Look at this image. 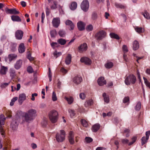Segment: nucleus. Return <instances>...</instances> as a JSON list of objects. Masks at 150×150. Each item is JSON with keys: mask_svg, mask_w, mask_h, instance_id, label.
I'll return each mask as SVG.
<instances>
[{"mask_svg": "<svg viewBox=\"0 0 150 150\" xmlns=\"http://www.w3.org/2000/svg\"><path fill=\"white\" fill-rule=\"evenodd\" d=\"M47 124V121L46 120H44L43 122H42V125L44 127L46 126Z\"/></svg>", "mask_w": 150, "mask_h": 150, "instance_id": "obj_62", "label": "nucleus"}, {"mask_svg": "<svg viewBox=\"0 0 150 150\" xmlns=\"http://www.w3.org/2000/svg\"><path fill=\"white\" fill-rule=\"evenodd\" d=\"M6 120V117L4 115L1 114L0 115V132L2 135H4L5 132L2 126L4 124V121Z\"/></svg>", "mask_w": 150, "mask_h": 150, "instance_id": "obj_6", "label": "nucleus"}, {"mask_svg": "<svg viewBox=\"0 0 150 150\" xmlns=\"http://www.w3.org/2000/svg\"><path fill=\"white\" fill-rule=\"evenodd\" d=\"M136 80V77L133 74H130L126 77L125 82L126 85H129L131 84H134Z\"/></svg>", "mask_w": 150, "mask_h": 150, "instance_id": "obj_2", "label": "nucleus"}, {"mask_svg": "<svg viewBox=\"0 0 150 150\" xmlns=\"http://www.w3.org/2000/svg\"><path fill=\"white\" fill-rule=\"evenodd\" d=\"M122 50L124 53H126L128 52L127 47L125 45H123L122 47Z\"/></svg>", "mask_w": 150, "mask_h": 150, "instance_id": "obj_49", "label": "nucleus"}, {"mask_svg": "<svg viewBox=\"0 0 150 150\" xmlns=\"http://www.w3.org/2000/svg\"><path fill=\"white\" fill-rule=\"evenodd\" d=\"M86 96L85 94L83 93H81L79 94L80 98L82 100L86 98Z\"/></svg>", "mask_w": 150, "mask_h": 150, "instance_id": "obj_53", "label": "nucleus"}, {"mask_svg": "<svg viewBox=\"0 0 150 150\" xmlns=\"http://www.w3.org/2000/svg\"><path fill=\"white\" fill-rule=\"evenodd\" d=\"M69 112L70 113V116L71 117H73L75 115V113L74 110H69Z\"/></svg>", "mask_w": 150, "mask_h": 150, "instance_id": "obj_52", "label": "nucleus"}, {"mask_svg": "<svg viewBox=\"0 0 150 150\" xmlns=\"http://www.w3.org/2000/svg\"><path fill=\"white\" fill-rule=\"evenodd\" d=\"M80 61L82 62H84L86 64L90 65L91 62V60L89 58L86 57H83L81 58Z\"/></svg>", "mask_w": 150, "mask_h": 150, "instance_id": "obj_14", "label": "nucleus"}, {"mask_svg": "<svg viewBox=\"0 0 150 150\" xmlns=\"http://www.w3.org/2000/svg\"><path fill=\"white\" fill-rule=\"evenodd\" d=\"M103 96L104 98V101L107 103H108L109 101V99L108 97L106 96L105 93H104L103 94Z\"/></svg>", "mask_w": 150, "mask_h": 150, "instance_id": "obj_35", "label": "nucleus"}, {"mask_svg": "<svg viewBox=\"0 0 150 150\" xmlns=\"http://www.w3.org/2000/svg\"><path fill=\"white\" fill-rule=\"evenodd\" d=\"M110 37L112 38H114L117 40H119L120 37L118 35L114 33H111L110 34Z\"/></svg>", "mask_w": 150, "mask_h": 150, "instance_id": "obj_33", "label": "nucleus"}, {"mask_svg": "<svg viewBox=\"0 0 150 150\" xmlns=\"http://www.w3.org/2000/svg\"><path fill=\"white\" fill-rule=\"evenodd\" d=\"M52 99L53 101H56L57 99L56 93L54 91H53L52 93Z\"/></svg>", "mask_w": 150, "mask_h": 150, "instance_id": "obj_54", "label": "nucleus"}, {"mask_svg": "<svg viewBox=\"0 0 150 150\" xmlns=\"http://www.w3.org/2000/svg\"><path fill=\"white\" fill-rule=\"evenodd\" d=\"M17 57V55L15 54H11L8 55V58L10 62L15 60Z\"/></svg>", "mask_w": 150, "mask_h": 150, "instance_id": "obj_23", "label": "nucleus"}, {"mask_svg": "<svg viewBox=\"0 0 150 150\" xmlns=\"http://www.w3.org/2000/svg\"><path fill=\"white\" fill-rule=\"evenodd\" d=\"M71 60V54H68L65 58V62L67 65L70 64Z\"/></svg>", "mask_w": 150, "mask_h": 150, "instance_id": "obj_25", "label": "nucleus"}, {"mask_svg": "<svg viewBox=\"0 0 150 150\" xmlns=\"http://www.w3.org/2000/svg\"><path fill=\"white\" fill-rule=\"evenodd\" d=\"M61 71L63 74H65L67 72V71L63 67H62L61 69Z\"/></svg>", "mask_w": 150, "mask_h": 150, "instance_id": "obj_61", "label": "nucleus"}, {"mask_svg": "<svg viewBox=\"0 0 150 150\" xmlns=\"http://www.w3.org/2000/svg\"><path fill=\"white\" fill-rule=\"evenodd\" d=\"M73 82L76 85L80 84L82 81V77L79 76L74 77L73 79Z\"/></svg>", "mask_w": 150, "mask_h": 150, "instance_id": "obj_10", "label": "nucleus"}, {"mask_svg": "<svg viewBox=\"0 0 150 150\" xmlns=\"http://www.w3.org/2000/svg\"><path fill=\"white\" fill-rule=\"evenodd\" d=\"M122 143L125 144L128 143L129 142V140L127 139H122Z\"/></svg>", "mask_w": 150, "mask_h": 150, "instance_id": "obj_63", "label": "nucleus"}, {"mask_svg": "<svg viewBox=\"0 0 150 150\" xmlns=\"http://www.w3.org/2000/svg\"><path fill=\"white\" fill-rule=\"evenodd\" d=\"M87 49V45L86 43H83L79 47L78 49L79 52H81L83 51H86Z\"/></svg>", "mask_w": 150, "mask_h": 150, "instance_id": "obj_16", "label": "nucleus"}, {"mask_svg": "<svg viewBox=\"0 0 150 150\" xmlns=\"http://www.w3.org/2000/svg\"><path fill=\"white\" fill-rule=\"evenodd\" d=\"M93 103V101L92 99H90L86 100L84 104V106L86 107H88L91 105Z\"/></svg>", "mask_w": 150, "mask_h": 150, "instance_id": "obj_26", "label": "nucleus"}, {"mask_svg": "<svg viewBox=\"0 0 150 150\" xmlns=\"http://www.w3.org/2000/svg\"><path fill=\"white\" fill-rule=\"evenodd\" d=\"M62 55V53L61 52H57V51H55L53 53L54 56L56 57V58Z\"/></svg>", "mask_w": 150, "mask_h": 150, "instance_id": "obj_50", "label": "nucleus"}, {"mask_svg": "<svg viewBox=\"0 0 150 150\" xmlns=\"http://www.w3.org/2000/svg\"><path fill=\"white\" fill-rule=\"evenodd\" d=\"M6 12L10 14H17L19 13V11L16 10V8L8 9L6 8Z\"/></svg>", "mask_w": 150, "mask_h": 150, "instance_id": "obj_12", "label": "nucleus"}, {"mask_svg": "<svg viewBox=\"0 0 150 150\" xmlns=\"http://www.w3.org/2000/svg\"><path fill=\"white\" fill-rule=\"evenodd\" d=\"M115 5L116 7L118 8L125 9L126 8V6H125L122 5L120 4L116 3H115Z\"/></svg>", "mask_w": 150, "mask_h": 150, "instance_id": "obj_36", "label": "nucleus"}, {"mask_svg": "<svg viewBox=\"0 0 150 150\" xmlns=\"http://www.w3.org/2000/svg\"><path fill=\"white\" fill-rule=\"evenodd\" d=\"M66 25H68L70 27V30H73L74 29V25L72 21L70 20H67L65 22Z\"/></svg>", "mask_w": 150, "mask_h": 150, "instance_id": "obj_19", "label": "nucleus"}, {"mask_svg": "<svg viewBox=\"0 0 150 150\" xmlns=\"http://www.w3.org/2000/svg\"><path fill=\"white\" fill-rule=\"evenodd\" d=\"M51 45L53 49H55L56 47H58L59 46V43L57 42H52L51 43Z\"/></svg>", "mask_w": 150, "mask_h": 150, "instance_id": "obj_39", "label": "nucleus"}, {"mask_svg": "<svg viewBox=\"0 0 150 150\" xmlns=\"http://www.w3.org/2000/svg\"><path fill=\"white\" fill-rule=\"evenodd\" d=\"M137 139V137H136L134 136L132 137V142H130L129 144L128 145L129 146H130L133 144L136 141Z\"/></svg>", "mask_w": 150, "mask_h": 150, "instance_id": "obj_46", "label": "nucleus"}, {"mask_svg": "<svg viewBox=\"0 0 150 150\" xmlns=\"http://www.w3.org/2000/svg\"><path fill=\"white\" fill-rule=\"evenodd\" d=\"M7 70V68L4 66H1L0 70V73L2 74H5Z\"/></svg>", "mask_w": 150, "mask_h": 150, "instance_id": "obj_27", "label": "nucleus"}, {"mask_svg": "<svg viewBox=\"0 0 150 150\" xmlns=\"http://www.w3.org/2000/svg\"><path fill=\"white\" fill-rule=\"evenodd\" d=\"M81 124L83 127H87L88 126V123L85 120L82 119L81 120Z\"/></svg>", "mask_w": 150, "mask_h": 150, "instance_id": "obj_40", "label": "nucleus"}, {"mask_svg": "<svg viewBox=\"0 0 150 150\" xmlns=\"http://www.w3.org/2000/svg\"><path fill=\"white\" fill-rule=\"evenodd\" d=\"M106 34L105 32L101 30L97 33L95 35V36L97 40H101L105 36Z\"/></svg>", "mask_w": 150, "mask_h": 150, "instance_id": "obj_8", "label": "nucleus"}, {"mask_svg": "<svg viewBox=\"0 0 150 150\" xmlns=\"http://www.w3.org/2000/svg\"><path fill=\"white\" fill-rule=\"evenodd\" d=\"M69 140L71 144H73L74 142V137H69Z\"/></svg>", "mask_w": 150, "mask_h": 150, "instance_id": "obj_56", "label": "nucleus"}, {"mask_svg": "<svg viewBox=\"0 0 150 150\" xmlns=\"http://www.w3.org/2000/svg\"><path fill=\"white\" fill-rule=\"evenodd\" d=\"M139 47V42L135 40L133 41L132 44L133 49L134 50H138Z\"/></svg>", "mask_w": 150, "mask_h": 150, "instance_id": "obj_21", "label": "nucleus"}, {"mask_svg": "<svg viewBox=\"0 0 150 150\" xmlns=\"http://www.w3.org/2000/svg\"><path fill=\"white\" fill-rule=\"evenodd\" d=\"M9 71L10 76L12 78L14 77L16 75L15 70L13 68H11L10 69Z\"/></svg>", "mask_w": 150, "mask_h": 150, "instance_id": "obj_37", "label": "nucleus"}, {"mask_svg": "<svg viewBox=\"0 0 150 150\" xmlns=\"http://www.w3.org/2000/svg\"><path fill=\"white\" fill-rule=\"evenodd\" d=\"M38 96L37 93H34L32 94V98H31L32 100L34 101L35 100V98L34 96Z\"/></svg>", "mask_w": 150, "mask_h": 150, "instance_id": "obj_59", "label": "nucleus"}, {"mask_svg": "<svg viewBox=\"0 0 150 150\" xmlns=\"http://www.w3.org/2000/svg\"><path fill=\"white\" fill-rule=\"evenodd\" d=\"M9 83H1L0 86L2 88H4L8 86L9 84Z\"/></svg>", "mask_w": 150, "mask_h": 150, "instance_id": "obj_55", "label": "nucleus"}, {"mask_svg": "<svg viewBox=\"0 0 150 150\" xmlns=\"http://www.w3.org/2000/svg\"><path fill=\"white\" fill-rule=\"evenodd\" d=\"M60 19L59 17L54 18L52 21L53 26L55 28H57L60 24Z\"/></svg>", "mask_w": 150, "mask_h": 150, "instance_id": "obj_9", "label": "nucleus"}, {"mask_svg": "<svg viewBox=\"0 0 150 150\" xmlns=\"http://www.w3.org/2000/svg\"><path fill=\"white\" fill-rule=\"evenodd\" d=\"M149 139H147V137H143L142 139V145H143L145 144L147 142V140Z\"/></svg>", "mask_w": 150, "mask_h": 150, "instance_id": "obj_44", "label": "nucleus"}, {"mask_svg": "<svg viewBox=\"0 0 150 150\" xmlns=\"http://www.w3.org/2000/svg\"><path fill=\"white\" fill-rule=\"evenodd\" d=\"M26 99V95L25 93H21L19 95L18 102L20 105H21L23 101Z\"/></svg>", "mask_w": 150, "mask_h": 150, "instance_id": "obj_13", "label": "nucleus"}, {"mask_svg": "<svg viewBox=\"0 0 150 150\" xmlns=\"http://www.w3.org/2000/svg\"><path fill=\"white\" fill-rule=\"evenodd\" d=\"M65 133L64 130H60V133H57L56 135V140L59 142H63L65 139Z\"/></svg>", "mask_w": 150, "mask_h": 150, "instance_id": "obj_4", "label": "nucleus"}, {"mask_svg": "<svg viewBox=\"0 0 150 150\" xmlns=\"http://www.w3.org/2000/svg\"><path fill=\"white\" fill-rule=\"evenodd\" d=\"M129 98L128 97H125L123 100V102L126 103L129 101Z\"/></svg>", "mask_w": 150, "mask_h": 150, "instance_id": "obj_60", "label": "nucleus"}, {"mask_svg": "<svg viewBox=\"0 0 150 150\" xmlns=\"http://www.w3.org/2000/svg\"><path fill=\"white\" fill-rule=\"evenodd\" d=\"M77 7V4L76 2H72L70 6V9L72 10L75 9Z\"/></svg>", "mask_w": 150, "mask_h": 150, "instance_id": "obj_31", "label": "nucleus"}, {"mask_svg": "<svg viewBox=\"0 0 150 150\" xmlns=\"http://www.w3.org/2000/svg\"><path fill=\"white\" fill-rule=\"evenodd\" d=\"M18 97H16L13 98L11 100L10 103V105L11 106H13L14 105V103L18 100Z\"/></svg>", "mask_w": 150, "mask_h": 150, "instance_id": "obj_45", "label": "nucleus"}, {"mask_svg": "<svg viewBox=\"0 0 150 150\" xmlns=\"http://www.w3.org/2000/svg\"><path fill=\"white\" fill-rule=\"evenodd\" d=\"M27 71L28 72L31 73L33 72V70L31 67L29 66L27 68Z\"/></svg>", "mask_w": 150, "mask_h": 150, "instance_id": "obj_58", "label": "nucleus"}, {"mask_svg": "<svg viewBox=\"0 0 150 150\" xmlns=\"http://www.w3.org/2000/svg\"><path fill=\"white\" fill-rule=\"evenodd\" d=\"M20 120V117L18 116H16L15 118L12 120L11 124V126L13 130H15L16 129Z\"/></svg>", "mask_w": 150, "mask_h": 150, "instance_id": "obj_5", "label": "nucleus"}, {"mask_svg": "<svg viewBox=\"0 0 150 150\" xmlns=\"http://www.w3.org/2000/svg\"><path fill=\"white\" fill-rule=\"evenodd\" d=\"M150 134V130L146 132V135L147 137V139H149V135Z\"/></svg>", "mask_w": 150, "mask_h": 150, "instance_id": "obj_64", "label": "nucleus"}, {"mask_svg": "<svg viewBox=\"0 0 150 150\" xmlns=\"http://www.w3.org/2000/svg\"><path fill=\"white\" fill-rule=\"evenodd\" d=\"M77 27L79 30L82 31L85 29V24L82 21H80L77 24Z\"/></svg>", "mask_w": 150, "mask_h": 150, "instance_id": "obj_18", "label": "nucleus"}, {"mask_svg": "<svg viewBox=\"0 0 150 150\" xmlns=\"http://www.w3.org/2000/svg\"><path fill=\"white\" fill-rule=\"evenodd\" d=\"M57 42L59 43V45L60 44L61 45H64L66 43V41L64 39L60 38L57 40Z\"/></svg>", "mask_w": 150, "mask_h": 150, "instance_id": "obj_29", "label": "nucleus"}, {"mask_svg": "<svg viewBox=\"0 0 150 150\" xmlns=\"http://www.w3.org/2000/svg\"><path fill=\"white\" fill-rule=\"evenodd\" d=\"M23 32L20 30H17L15 33V36L16 38L18 40H21L22 39Z\"/></svg>", "mask_w": 150, "mask_h": 150, "instance_id": "obj_11", "label": "nucleus"}, {"mask_svg": "<svg viewBox=\"0 0 150 150\" xmlns=\"http://www.w3.org/2000/svg\"><path fill=\"white\" fill-rule=\"evenodd\" d=\"M50 33L52 37H54L57 35V32L55 30H52Z\"/></svg>", "mask_w": 150, "mask_h": 150, "instance_id": "obj_47", "label": "nucleus"}, {"mask_svg": "<svg viewBox=\"0 0 150 150\" xmlns=\"http://www.w3.org/2000/svg\"><path fill=\"white\" fill-rule=\"evenodd\" d=\"M142 14L145 18H146L147 19H149L150 16H149V14L146 11H145L144 13H143Z\"/></svg>", "mask_w": 150, "mask_h": 150, "instance_id": "obj_43", "label": "nucleus"}, {"mask_svg": "<svg viewBox=\"0 0 150 150\" xmlns=\"http://www.w3.org/2000/svg\"><path fill=\"white\" fill-rule=\"evenodd\" d=\"M65 99L67 101L68 103L69 104H71L74 101L73 98L71 97H65Z\"/></svg>", "mask_w": 150, "mask_h": 150, "instance_id": "obj_38", "label": "nucleus"}, {"mask_svg": "<svg viewBox=\"0 0 150 150\" xmlns=\"http://www.w3.org/2000/svg\"><path fill=\"white\" fill-rule=\"evenodd\" d=\"M93 29V26L91 24H89L87 25L86 28V30L88 32L92 30Z\"/></svg>", "mask_w": 150, "mask_h": 150, "instance_id": "obj_41", "label": "nucleus"}, {"mask_svg": "<svg viewBox=\"0 0 150 150\" xmlns=\"http://www.w3.org/2000/svg\"><path fill=\"white\" fill-rule=\"evenodd\" d=\"M23 61L21 59H19L17 60L14 65V68L17 70L20 69L22 65Z\"/></svg>", "mask_w": 150, "mask_h": 150, "instance_id": "obj_15", "label": "nucleus"}, {"mask_svg": "<svg viewBox=\"0 0 150 150\" xmlns=\"http://www.w3.org/2000/svg\"><path fill=\"white\" fill-rule=\"evenodd\" d=\"M100 125L98 123H96L92 127V130L94 132H97L100 129Z\"/></svg>", "mask_w": 150, "mask_h": 150, "instance_id": "obj_24", "label": "nucleus"}, {"mask_svg": "<svg viewBox=\"0 0 150 150\" xmlns=\"http://www.w3.org/2000/svg\"><path fill=\"white\" fill-rule=\"evenodd\" d=\"M81 9L86 12L88 11L89 7V3L87 0H84L81 5Z\"/></svg>", "mask_w": 150, "mask_h": 150, "instance_id": "obj_7", "label": "nucleus"}, {"mask_svg": "<svg viewBox=\"0 0 150 150\" xmlns=\"http://www.w3.org/2000/svg\"><path fill=\"white\" fill-rule=\"evenodd\" d=\"M58 34L61 37H64L65 36L66 33L64 30H60L59 31Z\"/></svg>", "mask_w": 150, "mask_h": 150, "instance_id": "obj_34", "label": "nucleus"}, {"mask_svg": "<svg viewBox=\"0 0 150 150\" xmlns=\"http://www.w3.org/2000/svg\"><path fill=\"white\" fill-rule=\"evenodd\" d=\"M134 29L135 30L139 33H143L144 31V30L142 27L136 26L135 28Z\"/></svg>", "mask_w": 150, "mask_h": 150, "instance_id": "obj_30", "label": "nucleus"}, {"mask_svg": "<svg viewBox=\"0 0 150 150\" xmlns=\"http://www.w3.org/2000/svg\"><path fill=\"white\" fill-rule=\"evenodd\" d=\"M144 79V83L146 84V86L149 87L150 88V83L145 78L143 77Z\"/></svg>", "mask_w": 150, "mask_h": 150, "instance_id": "obj_51", "label": "nucleus"}, {"mask_svg": "<svg viewBox=\"0 0 150 150\" xmlns=\"http://www.w3.org/2000/svg\"><path fill=\"white\" fill-rule=\"evenodd\" d=\"M85 140L87 143H90L93 141V139L89 137H86L85 138Z\"/></svg>", "mask_w": 150, "mask_h": 150, "instance_id": "obj_57", "label": "nucleus"}, {"mask_svg": "<svg viewBox=\"0 0 150 150\" xmlns=\"http://www.w3.org/2000/svg\"><path fill=\"white\" fill-rule=\"evenodd\" d=\"M36 111L33 109H31L26 112L23 113L22 115V123H30L32 121L36 116Z\"/></svg>", "mask_w": 150, "mask_h": 150, "instance_id": "obj_1", "label": "nucleus"}, {"mask_svg": "<svg viewBox=\"0 0 150 150\" xmlns=\"http://www.w3.org/2000/svg\"><path fill=\"white\" fill-rule=\"evenodd\" d=\"M98 84L100 86H103L106 83V81L104 80V78L103 77H100L98 80Z\"/></svg>", "mask_w": 150, "mask_h": 150, "instance_id": "obj_17", "label": "nucleus"}, {"mask_svg": "<svg viewBox=\"0 0 150 150\" xmlns=\"http://www.w3.org/2000/svg\"><path fill=\"white\" fill-rule=\"evenodd\" d=\"M141 108V103L140 102H138L137 104L135 109L137 110H139Z\"/></svg>", "mask_w": 150, "mask_h": 150, "instance_id": "obj_48", "label": "nucleus"}, {"mask_svg": "<svg viewBox=\"0 0 150 150\" xmlns=\"http://www.w3.org/2000/svg\"><path fill=\"white\" fill-rule=\"evenodd\" d=\"M18 50L19 52L21 53H22L25 52V47L23 43H21L19 45Z\"/></svg>", "mask_w": 150, "mask_h": 150, "instance_id": "obj_22", "label": "nucleus"}, {"mask_svg": "<svg viewBox=\"0 0 150 150\" xmlns=\"http://www.w3.org/2000/svg\"><path fill=\"white\" fill-rule=\"evenodd\" d=\"M58 115V112L55 110L51 111L49 113V117L52 123H55L57 121Z\"/></svg>", "mask_w": 150, "mask_h": 150, "instance_id": "obj_3", "label": "nucleus"}, {"mask_svg": "<svg viewBox=\"0 0 150 150\" xmlns=\"http://www.w3.org/2000/svg\"><path fill=\"white\" fill-rule=\"evenodd\" d=\"M27 57L30 61H33L34 59L33 57H31V54L29 51L27 53Z\"/></svg>", "mask_w": 150, "mask_h": 150, "instance_id": "obj_42", "label": "nucleus"}, {"mask_svg": "<svg viewBox=\"0 0 150 150\" xmlns=\"http://www.w3.org/2000/svg\"><path fill=\"white\" fill-rule=\"evenodd\" d=\"M11 19L14 22H21V19L19 16L16 15H13L11 16Z\"/></svg>", "mask_w": 150, "mask_h": 150, "instance_id": "obj_20", "label": "nucleus"}, {"mask_svg": "<svg viewBox=\"0 0 150 150\" xmlns=\"http://www.w3.org/2000/svg\"><path fill=\"white\" fill-rule=\"evenodd\" d=\"M113 63L112 62H108L105 64V66L107 69H110L113 67Z\"/></svg>", "mask_w": 150, "mask_h": 150, "instance_id": "obj_32", "label": "nucleus"}, {"mask_svg": "<svg viewBox=\"0 0 150 150\" xmlns=\"http://www.w3.org/2000/svg\"><path fill=\"white\" fill-rule=\"evenodd\" d=\"M98 15L97 12L96 11H93L92 12L91 15V18L93 21L96 20L98 18Z\"/></svg>", "mask_w": 150, "mask_h": 150, "instance_id": "obj_28", "label": "nucleus"}]
</instances>
